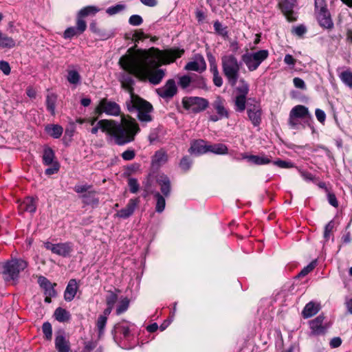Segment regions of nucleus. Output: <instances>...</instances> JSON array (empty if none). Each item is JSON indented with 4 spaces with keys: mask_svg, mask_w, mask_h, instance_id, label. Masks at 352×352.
Segmentation results:
<instances>
[{
    "mask_svg": "<svg viewBox=\"0 0 352 352\" xmlns=\"http://www.w3.org/2000/svg\"><path fill=\"white\" fill-rule=\"evenodd\" d=\"M42 330L44 336L47 340H51L52 336V325L50 322H44L42 327Z\"/></svg>",
    "mask_w": 352,
    "mask_h": 352,
    "instance_id": "obj_44",
    "label": "nucleus"
},
{
    "mask_svg": "<svg viewBox=\"0 0 352 352\" xmlns=\"http://www.w3.org/2000/svg\"><path fill=\"white\" fill-rule=\"evenodd\" d=\"M333 226L334 223L333 221H330L326 225L324 232V237L326 240H328L329 239L330 234L332 232Z\"/></svg>",
    "mask_w": 352,
    "mask_h": 352,
    "instance_id": "obj_56",
    "label": "nucleus"
},
{
    "mask_svg": "<svg viewBox=\"0 0 352 352\" xmlns=\"http://www.w3.org/2000/svg\"><path fill=\"white\" fill-rule=\"evenodd\" d=\"M129 300L125 298L122 299L116 309V314L120 315L126 311L129 307Z\"/></svg>",
    "mask_w": 352,
    "mask_h": 352,
    "instance_id": "obj_43",
    "label": "nucleus"
},
{
    "mask_svg": "<svg viewBox=\"0 0 352 352\" xmlns=\"http://www.w3.org/2000/svg\"><path fill=\"white\" fill-rule=\"evenodd\" d=\"M184 53L178 48L160 50L151 47L139 51L133 56H122L119 60L122 68L142 80H148L153 85H158L165 76L164 70L159 69L162 64L173 63Z\"/></svg>",
    "mask_w": 352,
    "mask_h": 352,
    "instance_id": "obj_1",
    "label": "nucleus"
},
{
    "mask_svg": "<svg viewBox=\"0 0 352 352\" xmlns=\"http://www.w3.org/2000/svg\"><path fill=\"white\" fill-rule=\"evenodd\" d=\"M293 82L296 88H299L301 89H305L306 88V85L304 80L300 78H294L293 80Z\"/></svg>",
    "mask_w": 352,
    "mask_h": 352,
    "instance_id": "obj_58",
    "label": "nucleus"
},
{
    "mask_svg": "<svg viewBox=\"0 0 352 352\" xmlns=\"http://www.w3.org/2000/svg\"><path fill=\"white\" fill-rule=\"evenodd\" d=\"M139 204L138 199H131L129 200L126 206L119 210L117 213V215L123 219H126L130 217L134 212L135 209L138 206Z\"/></svg>",
    "mask_w": 352,
    "mask_h": 352,
    "instance_id": "obj_15",
    "label": "nucleus"
},
{
    "mask_svg": "<svg viewBox=\"0 0 352 352\" xmlns=\"http://www.w3.org/2000/svg\"><path fill=\"white\" fill-rule=\"evenodd\" d=\"M45 131L54 138H59L63 132V129L58 124H48L45 126Z\"/></svg>",
    "mask_w": 352,
    "mask_h": 352,
    "instance_id": "obj_27",
    "label": "nucleus"
},
{
    "mask_svg": "<svg viewBox=\"0 0 352 352\" xmlns=\"http://www.w3.org/2000/svg\"><path fill=\"white\" fill-rule=\"evenodd\" d=\"M157 183L160 187V190L164 197H168L170 192V182L169 178L164 175H159L157 177Z\"/></svg>",
    "mask_w": 352,
    "mask_h": 352,
    "instance_id": "obj_17",
    "label": "nucleus"
},
{
    "mask_svg": "<svg viewBox=\"0 0 352 352\" xmlns=\"http://www.w3.org/2000/svg\"><path fill=\"white\" fill-rule=\"evenodd\" d=\"M315 6L317 11V19L320 25L327 29L331 28L333 23L324 1L316 0Z\"/></svg>",
    "mask_w": 352,
    "mask_h": 352,
    "instance_id": "obj_8",
    "label": "nucleus"
},
{
    "mask_svg": "<svg viewBox=\"0 0 352 352\" xmlns=\"http://www.w3.org/2000/svg\"><path fill=\"white\" fill-rule=\"evenodd\" d=\"M239 82L240 85L236 89L238 95L247 96L249 91L248 84L243 79L240 80Z\"/></svg>",
    "mask_w": 352,
    "mask_h": 352,
    "instance_id": "obj_42",
    "label": "nucleus"
},
{
    "mask_svg": "<svg viewBox=\"0 0 352 352\" xmlns=\"http://www.w3.org/2000/svg\"><path fill=\"white\" fill-rule=\"evenodd\" d=\"M44 247L50 250L53 254L63 257L67 256L72 251V245L71 243H60L54 244L49 241L44 243Z\"/></svg>",
    "mask_w": 352,
    "mask_h": 352,
    "instance_id": "obj_10",
    "label": "nucleus"
},
{
    "mask_svg": "<svg viewBox=\"0 0 352 352\" xmlns=\"http://www.w3.org/2000/svg\"><path fill=\"white\" fill-rule=\"evenodd\" d=\"M177 91V89L175 85V82L173 79L168 80L166 84L157 89V94L163 98H173Z\"/></svg>",
    "mask_w": 352,
    "mask_h": 352,
    "instance_id": "obj_11",
    "label": "nucleus"
},
{
    "mask_svg": "<svg viewBox=\"0 0 352 352\" xmlns=\"http://www.w3.org/2000/svg\"><path fill=\"white\" fill-rule=\"evenodd\" d=\"M268 55L267 50H262L254 53H245L241 56V60L248 69L252 72L258 67L261 63L268 57Z\"/></svg>",
    "mask_w": 352,
    "mask_h": 352,
    "instance_id": "obj_6",
    "label": "nucleus"
},
{
    "mask_svg": "<svg viewBox=\"0 0 352 352\" xmlns=\"http://www.w3.org/2000/svg\"><path fill=\"white\" fill-rule=\"evenodd\" d=\"M43 162L46 166H50L55 162H58L55 160V155L53 150L49 147L45 148L43 151Z\"/></svg>",
    "mask_w": 352,
    "mask_h": 352,
    "instance_id": "obj_28",
    "label": "nucleus"
},
{
    "mask_svg": "<svg viewBox=\"0 0 352 352\" xmlns=\"http://www.w3.org/2000/svg\"><path fill=\"white\" fill-rule=\"evenodd\" d=\"M212 81L214 85H216L218 87H221L223 85V79L219 74L212 75Z\"/></svg>",
    "mask_w": 352,
    "mask_h": 352,
    "instance_id": "obj_62",
    "label": "nucleus"
},
{
    "mask_svg": "<svg viewBox=\"0 0 352 352\" xmlns=\"http://www.w3.org/2000/svg\"><path fill=\"white\" fill-rule=\"evenodd\" d=\"M124 9V6L121 5V4H118L116 6L108 8L106 12L109 15H113V14H116L121 12Z\"/></svg>",
    "mask_w": 352,
    "mask_h": 352,
    "instance_id": "obj_48",
    "label": "nucleus"
},
{
    "mask_svg": "<svg viewBox=\"0 0 352 352\" xmlns=\"http://www.w3.org/2000/svg\"><path fill=\"white\" fill-rule=\"evenodd\" d=\"M56 102V96L50 94L47 96L46 98V106L47 110L51 113L52 116L55 115V105Z\"/></svg>",
    "mask_w": 352,
    "mask_h": 352,
    "instance_id": "obj_33",
    "label": "nucleus"
},
{
    "mask_svg": "<svg viewBox=\"0 0 352 352\" xmlns=\"http://www.w3.org/2000/svg\"><path fill=\"white\" fill-rule=\"evenodd\" d=\"M319 310L320 307L318 305L313 302H310L307 303L305 307L302 311V315L304 318H308L316 314L319 311Z\"/></svg>",
    "mask_w": 352,
    "mask_h": 352,
    "instance_id": "obj_25",
    "label": "nucleus"
},
{
    "mask_svg": "<svg viewBox=\"0 0 352 352\" xmlns=\"http://www.w3.org/2000/svg\"><path fill=\"white\" fill-rule=\"evenodd\" d=\"M184 109L192 113H198L204 111L208 105V101L199 97H185L182 100Z\"/></svg>",
    "mask_w": 352,
    "mask_h": 352,
    "instance_id": "obj_9",
    "label": "nucleus"
},
{
    "mask_svg": "<svg viewBox=\"0 0 352 352\" xmlns=\"http://www.w3.org/2000/svg\"><path fill=\"white\" fill-rule=\"evenodd\" d=\"M67 78L68 82L73 85H77L80 81V76L76 70H69Z\"/></svg>",
    "mask_w": 352,
    "mask_h": 352,
    "instance_id": "obj_36",
    "label": "nucleus"
},
{
    "mask_svg": "<svg viewBox=\"0 0 352 352\" xmlns=\"http://www.w3.org/2000/svg\"><path fill=\"white\" fill-rule=\"evenodd\" d=\"M305 32L306 28L302 25L297 26L293 30V32L298 36H302Z\"/></svg>",
    "mask_w": 352,
    "mask_h": 352,
    "instance_id": "obj_64",
    "label": "nucleus"
},
{
    "mask_svg": "<svg viewBox=\"0 0 352 352\" xmlns=\"http://www.w3.org/2000/svg\"><path fill=\"white\" fill-rule=\"evenodd\" d=\"M83 204L96 206L98 204V199L96 197V192L94 190H89L80 197Z\"/></svg>",
    "mask_w": 352,
    "mask_h": 352,
    "instance_id": "obj_23",
    "label": "nucleus"
},
{
    "mask_svg": "<svg viewBox=\"0 0 352 352\" xmlns=\"http://www.w3.org/2000/svg\"><path fill=\"white\" fill-rule=\"evenodd\" d=\"M246 96L237 95L236 96L234 104L235 109L237 111H243L245 109Z\"/></svg>",
    "mask_w": 352,
    "mask_h": 352,
    "instance_id": "obj_35",
    "label": "nucleus"
},
{
    "mask_svg": "<svg viewBox=\"0 0 352 352\" xmlns=\"http://www.w3.org/2000/svg\"><path fill=\"white\" fill-rule=\"evenodd\" d=\"M80 34L74 27H69L65 30L63 36L65 38H71L74 36Z\"/></svg>",
    "mask_w": 352,
    "mask_h": 352,
    "instance_id": "obj_46",
    "label": "nucleus"
},
{
    "mask_svg": "<svg viewBox=\"0 0 352 352\" xmlns=\"http://www.w3.org/2000/svg\"><path fill=\"white\" fill-rule=\"evenodd\" d=\"M55 346L58 352H69V342L62 333L56 336Z\"/></svg>",
    "mask_w": 352,
    "mask_h": 352,
    "instance_id": "obj_21",
    "label": "nucleus"
},
{
    "mask_svg": "<svg viewBox=\"0 0 352 352\" xmlns=\"http://www.w3.org/2000/svg\"><path fill=\"white\" fill-rule=\"evenodd\" d=\"M94 112L98 116L105 113L111 116H118L121 113V109L116 102L102 98L100 100Z\"/></svg>",
    "mask_w": 352,
    "mask_h": 352,
    "instance_id": "obj_7",
    "label": "nucleus"
},
{
    "mask_svg": "<svg viewBox=\"0 0 352 352\" xmlns=\"http://www.w3.org/2000/svg\"><path fill=\"white\" fill-rule=\"evenodd\" d=\"M130 191L132 193H136L139 190V184L135 178H129L128 181Z\"/></svg>",
    "mask_w": 352,
    "mask_h": 352,
    "instance_id": "obj_47",
    "label": "nucleus"
},
{
    "mask_svg": "<svg viewBox=\"0 0 352 352\" xmlns=\"http://www.w3.org/2000/svg\"><path fill=\"white\" fill-rule=\"evenodd\" d=\"M206 69V63L203 57H200L196 60L188 63L185 66V69L188 71H195L202 72Z\"/></svg>",
    "mask_w": 352,
    "mask_h": 352,
    "instance_id": "obj_19",
    "label": "nucleus"
},
{
    "mask_svg": "<svg viewBox=\"0 0 352 352\" xmlns=\"http://www.w3.org/2000/svg\"><path fill=\"white\" fill-rule=\"evenodd\" d=\"M296 3V0H283L281 3H280L282 12L289 21L296 20V14L294 12Z\"/></svg>",
    "mask_w": 352,
    "mask_h": 352,
    "instance_id": "obj_13",
    "label": "nucleus"
},
{
    "mask_svg": "<svg viewBox=\"0 0 352 352\" xmlns=\"http://www.w3.org/2000/svg\"><path fill=\"white\" fill-rule=\"evenodd\" d=\"M168 160V155L163 150L157 151L152 158V165L153 166H160L165 164Z\"/></svg>",
    "mask_w": 352,
    "mask_h": 352,
    "instance_id": "obj_24",
    "label": "nucleus"
},
{
    "mask_svg": "<svg viewBox=\"0 0 352 352\" xmlns=\"http://www.w3.org/2000/svg\"><path fill=\"white\" fill-rule=\"evenodd\" d=\"M15 45L14 41L8 36L3 35L0 32V46L3 47H12Z\"/></svg>",
    "mask_w": 352,
    "mask_h": 352,
    "instance_id": "obj_37",
    "label": "nucleus"
},
{
    "mask_svg": "<svg viewBox=\"0 0 352 352\" xmlns=\"http://www.w3.org/2000/svg\"><path fill=\"white\" fill-rule=\"evenodd\" d=\"M75 28L78 31V32L80 34H82L87 28L86 21L84 20V18L80 16L79 14H77L76 27Z\"/></svg>",
    "mask_w": 352,
    "mask_h": 352,
    "instance_id": "obj_40",
    "label": "nucleus"
},
{
    "mask_svg": "<svg viewBox=\"0 0 352 352\" xmlns=\"http://www.w3.org/2000/svg\"><path fill=\"white\" fill-rule=\"evenodd\" d=\"M142 21V18L138 14L132 15L129 19V23L132 25H140Z\"/></svg>",
    "mask_w": 352,
    "mask_h": 352,
    "instance_id": "obj_53",
    "label": "nucleus"
},
{
    "mask_svg": "<svg viewBox=\"0 0 352 352\" xmlns=\"http://www.w3.org/2000/svg\"><path fill=\"white\" fill-rule=\"evenodd\" d=\"M195 75L183 76L179 78V84L182 88H186L195 79Z\"/></svg>",
    "mask_w": 352,
    "mask_h": 352,
    "instance_id": "obj_41",
    "label": "nucleus"
},
{
    "mask_svg": "<svg viewBox=\"0 0 352 352\" xmlns=\"http://www.w3.org/2000/svg\"><path fill=\"white\" fill-rule=\"evenodd\" d=\"M77 289L78 285L76 280H70L65 291L64 297L65 300L71 301L74 298Z\"/></svg>",
    "mask_w": 352,
    "mask_h": 352,
    "instance_id": "obj_22",
    "label": "nucleus"
},
{
    "mask_svg": "<svg viewBox=\"0 0 352 352\" xmlns=\"http://www.w3.org/2000/svg\"><path fill=\"white\" fill-rule=\"evenodd\" d=\"M107 320L104 317H98L96 322V328L98 331V337L100 338L104 334V327Z\"/></svg>",
    "mask_w": 352,
    "mask_h": 352,
    "instance_id": "obj_39",
    "label": "nucleus"
},
{
    "mask_svg": "<svg viewBox=\"0 0 352 352\" xmlns=\"http://www.w3.org/2000/svg\"><path fill=\"white\" fill-rule=\"evenodd\" d=\"M96 35H98L101 39H107L110 38L113 34L104 30L100 29V32H97Z\"/></svg>",
    "mask_w": 352,
    "mask_h": 352,
    "instance_id": "obj_63",
    "label": "nucleus"
},
{
    "mask_svg": "<svg viewBox=\"0 0 352 352\" xmlns=\"http://www.w3.org/2000/svg\"><path fill=\"white\" fill-rule=\"evenodd\" d=\"M214 28L217 32H218L221 36H226L228 32L226 30V28H223L222 25L219 22L216 21L214 23Z\"/></svg>",
    "mask_w": 352,
    "mask_h": 352,
    "instance_id": "obj_54",
    "label": "nucleus"
},
{
    "mask_svg": "<svg viewBox=\"0 0 352 352\" xmlns=\"http://www.w3.org/2000/svg\"><path fill=\"white\" fill-rule=\"evenodd\" d=\"M132 79L129 77L128 80H122V85L131 95L130 100L126 102L127 109L130 112L136 111L138 120L142 123H147L153 120V106L148 102L142 99L133 93L131 87Z\"/></svg>",
    "mask_w": 352,
    "mask_h": 352,
    "instance_id": "obj_3",
    "label": "nucleus"
},
{
    "mask_svg": "<svg viewBox=\"0 0 352 352\" xmlns=\"http://www.w3.org/2000/svg\"><path fill=\"white\" fill-rule=\"evenodd\" d=\"M324 316H318L315 319L312 320L309 322L311 333L314 335L324 334L328 326L324 322Z\"/></svg>",
    "mask_w": 352,
    "mask_h": 352,
    "instance_id": "obj_12",
    "label": "nucleus"
},
{
    "mask_svg": "<svg viewBox=\"0 0 352 352\" xmlns=\"http://www.w3.org/2000/svg\"><path fill=\"white\" fill-rule=\"evenodd\" d=\"M0 69L6 75H8L10 73V67L8 63L6 61H0Z\"/></svg>",
    "mask_w": 352,
    "mask_h": 352,
    "instance_id": "obj_60",
    "label": "nucleus"
},
{
    "mask_svg": "<svg viewBox=\"0 0 352 352\" xmlns=\"http://www.w3.org/2000/svg\"><path fill=\"white\" fill-rule=\"evenodd\" d=\"M249 119L254 126H258L261 121V110L259 105L254 104L248 109Z\"/></svg>",
    "mask_w": 352,
    "mask_h": 352,
    "instance_id": "obj_16",
    "label": "nucleus"
},
{
    "mask_svg": "<svg viewBox=\"0 0 352 352\" xmlns=\"http://www.w3.org/2000/svg\"><path fill=\"white\" fill-rule=\"evenodd\" d=\"M225 100L220 96H217L212 102V105L220 118L228 117V111L225 107Z\"/></svg>",
    "mask_w": 352,
    "mask_h": 352,
    "instance_id": "obj_18",
    "label": "nucleus"
},
{
    "mask_svg": "<svg viewBox=\"0 0 352 352\" xmlns=\"http://www.w3.org/2000/svg\"><path fill=\"white\" fill-rule=\"evenodd\" d=\"M208 151H210L218 155H223L227 153L228 148L225 144H215L213 145H208Z\"/></svg>",
    "mask_w": 352,
    "mask_h": 352,
    "instance_id": "obj_31",
    "label": "nucleus"
},
{
    "mask_svg": "<svg viewBox=\"0 0 352 352\" xmlns=\"http://www.w3.org/2000/svg\"><path fill=\"white\" fill-rule=\"evenodd\" d=\"M51 165H52V166L50 168H47L45 171V173L47 175H54V174L58 173V171L59 170L60 164L58 162H55Z\"/></svg>",
    "mask_w": 352,
    "mask_h": 352,
    "instance_id": "obj_51",
    "label": "nucleus"
},
{
    "mask_svg": "<svg viewBox=\"0 0 352 352\" xmlns=\"http://www.w3.org/2000/svg\"><path fill=\"white\" fill-rule=\"evenodd\" d=\"M191 161L186 157H183L180 162L179 166L184 170H188L191 165Z\"/></svg>",
    "mask_w": 352,
    "mask_h": 352,
    "instance_id": "obj_57",
    "label": "nucleus"
},
{
    "mask_svg": "<svg viewBox=\"0 0 352 352\" xmlns=\"http://www.w3.org/2000/svg\"><path fill=\"white\" fill-rule=\"evenodd\" d=\"M113 137L118 145H123L134 140L135 135L140 131V127L135 120L129 116H121V122L118 124L113 120H101L91 129V133L96 134L98 129Z\"/></svg>",
    "mask_w": 352,
    "mask_h": 352,
    "instance_id": "obj_2",
    "label": "nucleus"
},
{
    "mask_svg": "<svg viewBox=\"0 0 352 352\" xmlns=\"http://www.w3.org/2000/svg\"><path fill=\"white\" fill-rule=\"evenodd\" d=\"M27 267V261L21 258H14L8 261L3 265V275L4 280L8 282L17 280L20 272Z\"/></svg>",
    "mask_w": 352,
    "mask_h": 352,
    "instance_id": "obj_5",
    "label": "nucleus"
},
{
    "mask_svg": "<svg viewBox=\"0 0 352 352\" xmlns=\"http://www.w3.org/2000/svg\"><path fill=\"white\" fill-rule=\"evenodd\" d=\"M19 211L20 213L28 212L34 213L36 209V205L34 199L32 197H26L23 201L19 202L18 206Z\"/></svg>",
    "mask_w": 352,
    "mask_h": 352,
    "instance_id": "obj_14",
    "label": "nucleus"
},
{
    "mask_svg": "<svg viewBox=\"0 0 352 352\" xmlns=\"http://www.w3.org/2000/svg\"><path fill=\"white\" fill-rule=\"evenodd\" d=\"M208 146L203 140H195L192 142L189 152L190 153L199 155L208 152Z\"/></svg>",
    "mask_w": 352,
    "mask_h": 352,
    "instance_id": "obj_20",
    "label": "nucleus"
},
{
    "mask_svg": "<svg viewBox=\"0 0 352 352\" xmlns=\"http://www.w3.org/2000/svg\"><path fill=\"white\" fill-rule=\"evenodd\" d=\"M292 116L297 118H303L309 115L308 109L303 105H296L290 111Z\"/></svg>",
    "mask_w": 352,
    "mask_h": 352,
    "instance_id": "obj_26",
    "label": "nucleus"
},
{
    "mask_svg": "<svg viewBox=\"0 0 352 352\" xmlns=\"http://www.w3.org/2000/svg\"><path fill=\"white\" fill-rule=\"evenodd\" d=\"M100 11V9L95 6H89L82 8L78 12V14L85 18L89 15H95L98 12Z\"/></svg>",
    "mask_w": 352,
    "mask_h": 352,
    "instance_id": "obj_32",
    "label": "nucleus"
},
{
    "mask_svg": "<svg viewBox=\"0 0 352 352\" xmlns=\"http://www.w3.org/2000/svg\"><path fill=\"white\" fill-rule=\"evenodd\" d=\"M74 191L79 194H85L91 190V186L87 184H78L74 186Z\"/></svg>",
    "mask_w": 352,
    "mask_h": 352,
    "instance_id": "obj_45",
    "label": "nucleus"
},
{
    "mask_svg": "<svg viewBox=\"0 0 352 352\" xmlns=\"http://www.w3.org/2000/svg\"><path fill=\"white\" fill-rule=\"evenodd\" d=\"M315 113H316L317 120L320 122L323 123L325 121L326 114L324 111H322L320 109H316Z\"/></svg>",
    "mask_w": 352,
    "mask_h": 352,
    "instance_id": "obj_59",
    "label": "nucleus"
},
{
    "mask_svg": "<svg viewBox=\"0 0 352 352\" xmlns=\"http://www.w3.org/2000/svg\"><path fill=\"white\" fill-rule=\"evenodd\" d=\"M244 158H246L249 162L258 165L267 164L271 162L270 160L265 155H249L244 157Z\"/></svg>",
    "mask_w": 352,
    "mask_h": 352,
    "instance_id": "obj_29",
    "label": "nucleus"
},
{
    "mask_svg": "<svg viewBox=\"0 0 352 352\" xmlns=\"http://www.w3.org/2000/svg\"><path fill=\"white\" fill-rule=\"evenodd\" d=\"M154 197L156 199L155 210L157 212L164 211L166 206V201L164 195H162L159 192H155Z\"/></svg>",
    "mask_w": 352,
    "mask_h": 352,
    "instance_id": "obj_30",
    "label": "nucleus"
},
{
    "mask_svg": "<svg viewBox=\"0 0 352 352\" xmlns=\"http://www.w3.org/2000/svg\"><path fill=\"white\" fill-rule=\"evenodd\" d=\"M316 267V261L310 263L308 265L305 267L299 273V276H305L311 272Z\"/></svg>",
    "mask_w": 352,
    "mask_h": 352,
    "instance_id": "obj_52",
    "label": "nucleus"
},
{
    "mask_svg": "<svg viewBox=\"0 0 352 352\" xmlns=\"http://www.w3.org/2000/svg\"><path fill=\"white\" fill-rule=\"evenodd\" d=\"M117 300L118 296L113 292H110L106 299L107 305L113 308L114 305L117 302Z\"/></svg>",
    "mask_w": 352,
    "mask_h": 352,
    "instance_id": "obj_50",
    "label": "nucleus"
},
{
    "mask_svg": "<svg viewBox=\"0 0 352 352\" xmlns=\"http://www.w3.org/2000/svg\"><path fill=\"white\" fill-rule=\"evenodd\" d=\"M274 164L278 166L280 168H291L292 167V164L283 160H278L274 162Z\"/></svg>",
    "mask_w": 352,
    "mask_h": 352,
    "instance_id": "obj_61",
    "label": "nucleus"
},
{
    "mask_svg": "<svg viewBox=\"0 0 352 352\" xmlns=\"http://www.w3.org/2000/svg\"><path fill=\"white\" fill-rule=\"evenodd\" d=\"M221 65L224 76L231 86H235L239 77L241 63L232 54L221 57Z\"/></svg>",
    "mask_w": 352,
    "mask_h": 352,
    "instance_id": "obj_4",
    "label": "nucleus"
},
{
    "mask_svg": "<svg viewBox=\"0 0 352 352\" xmlns=\"http://www.w3.org/2000/svg\"><path fill=\"white\" fill-rule=\"evenodd\" d=\"M54 316L59 322H66L69 319V312L61 307H58L55 310Z\"/></svg>",
    "mask_w": 352,
    "mask_h": 352,
    "instance_id": "obj_34",
    "label": "nucleus"
},
{
    "mask_svg": "<svg viewBox=\"0 0 352 352\" xmlns=\"http://www.w3.org/2000/svg\"><path fill=\"white\" fill-rule=\"evenodd\" d=\"M135 156V151L131 149H128L122 153V157L126 161L132 160Z\"/></svg>",
    "mask_w": 352,
    "mask_h": 352,
    "instance_id": "obj_55",
    "label": "nucleus"
},
{
    "mask_svg": "<svg viewBox=\"0 0 352 352\" xmlns=\"http://www.w3.org/2000/svg\"><path fill=\"white\" fill-rule=\"evenodd\" d=\"M144 190L145 191L144 197H146L148 194H154L152 186H151V181L150 177L147 178L146 181H145L143 184Z\"/></svg>",
    "mask_w": 352,
    "mask_h": 352,
    "instance_id": "obj_49",
    "label": "nucleus"
},
{
    "mask_svg": "<svg viewBox=\"0 0 352 352\" xmlns=\"http://www.w3.org/2000/svg\"><path fill=\"white\" fill-rule=\"evenodd\" d=\"M341 80L349 87L352 88V72L347 70L340 75Z\"/></svg>",
    "mask_w": 352,
    "mask_h": 352,
    "instance_id": "obj_38",
    "label": "nucleus"
}]
</instances>
